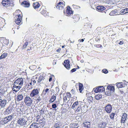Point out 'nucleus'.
Instances as JSON below:
<instances>
[{"label": "nucleus", "instance_id": "f257e3e1", "mask_svg": "<svg viewBox=\"0 0 128 128\" xmlns=\"http://www.w3.org/2000/svg\"><path fill=\"white\" fill-rule=\"evenodd\" d=\"M25 79L22 78L17 79L14 82L12 88V90L15 92L18 91L23 85Z\"/></svg>", "mask_w": 128, "mask_h": 128}, {"label": "nucleus", "instance_id": "f03ea898", "mask_svg": "<svg viewBox=\"0 0 128 128\" xmlns=\"http://www.w3.org/2000/svg\"><path fill=\"white\" fill-rule=\"evenodd\" d=\"M39 92L38 89H35L32 90L30 94V96L31 97H34L37 98V100L39 101L40 99L38 95Z\"/></svg>", "mask_w": 128, "mask_h": 128}, {"label": "nucleus", "instance_id": "7ed1b4c3", "mask_svg": "<svg viewBox=\"0 0 128 128\" xmlns=\"http://www.w3.org/2000/svg\"><path fill=\"white\" fill-rule=\"evenodd\" d=\"M27 121L25 118H22L19 119L17 121V124L21 126H26L27 124Z\"/></svg>", "mask_w": 128, "mask_h": 128}, {"label": "nucleus", "instance_id": "20e7f679", "mask_svg": "<svg viewBox=\"0 0 128 128\" xmlns=\"http://www.w3.org/2000/svg\"><path fill=\"white\" fill-rule=\"evenodd\" d=\"M24 102L26 105L29 106L32 104L33 100L30 97L26 96L24 99Z\"/></svg>", "mask_w": 128, "mask_h": 128}, {"label": "nucleus", "instance_id": "39448f33", "mask_svg": "<svg viewBox=\"0 0 128 128\" xmlns=\"http://www.w3.org/2000/svg\"><path fill=\"white\" fill-rule=\"evenodd\" d=\"M26 93L25 91H22L21 94H19L18 95L16 98L17 100L18 101L22 100L23 98L26 95Z\"/></svg>", "mask_w": 128, "mask_h": 128}, {"label": "nucleus", "instance_id": "423d86ee", "mask_svg": "<svg viewBox=\"0 0 128 128\" xmlns=\"http://www.w3.org/2000/svg\"><path fill=\"white\" fill-rule=\"evenodd\" d=\"M15 23L18 25L21 22L22 16L20 14L17 15L14 18Z\"/></svg>", "mask_w": 128, "mask_h": 128}, {"label": "nucleus", "instance_id": "0eeeda50", "mask_svg": "<svg viewBox=\"0 0 128 128\" xmlns=\"http://www.w3.org/2000/svg\"><path fill=\"white\" fill-rule=\"evenodd\" d=\"M12 2V0H3L2 3L4 6L6 7L10 5V4Z\"/></svg>", "mask_w": 128, "mask_h": 128}, {"label": "nucleus", "instance_id": "6e6552de", "mask_svg": "<svg viewBox=\"0 0 128 128\" xmlns=\"http://www.w3.org/2000/svg\"><path fill=\"white\" fill-rule=\"evenodd\" d=\"M13 115H10L4 118L2 121L3 122L2 123L4 124H6L12 120L13 118Z\"/></svg>", "mask_w": 128, "mask_h": 128}, {"label": "nucleus", "instance_id": "1a4fd4ad", "mask_svg": "<svg viewBox=\"0 0 128 128\" xmlns=\"http://www.w3.org/2000/svg\"><path fill=\"white\" fill-rule=\"evenodd\" d=\"M105 90L103 86H100L98 87L94 88L93 90L96 93L98 92H102L104 91Z\"/></svg>", "mask_w": 128, "mask_h": 128}, {"label": "nucleus", "instance_id": "9d476101", "mask_svg": "<svg viewBox=\"0 0 128 128\" xmlns=\"http://www.w3.org/2000/svg\"><path fill=\"white\" fill-rule=\"evenodd\" d=\"M105 110L108 113H110L112 110V107L110 104H108L104 107Z\"/></svg>", "mask_w": 128, "mask_h": 128}, {"label": "nucleus", "instance_id": "9b49d317", "mask_svg": "<svg viewBox=\"0 0 128 128\" xmlns=\"http://www.w3.org/2000/svg\"><path fill=\"white\" fill-rule=\"evenodd\" d=\"M6 104V100H5L0 99V110L4 108Z\"/></svg>", "mask_w": 128, "mask_h": 128}, {"label": "nucleus", "instance_id": "f8f14e48", "mask_svg": "<svg viewBox=\"0 0 128 128\" xmlns=\"http://www.w3.org/2000/svg\"><path fill=\"white\" fill-rule=\"evenodd\" d=\"M64 4L62 2H60L56 6L57 8H58L59 10H62L64 8Z\"/></svg>", "mask_w": 128, "mask_h": 128}, {"label": "nucleus", "instance_id": "ddd939ff", "mask_svg": "<svg viewBox=\"0 0 128 128\" xmlns=\"http://www.w3.org/2000/svg\"><path fill=\"white\" fill-rule=\"evenodd\" d=\"M115 115L114 113H112L110 115V118L111 120H109L108 124L110 125H112L113 124V120L114 116Z\"/></svg>", "mask_w": 128, "mask_h": 128}, {"label": "nucleus", "instance_id": "4468645a", "mask_svg": "<svg viewBox=\"0 0 128 128\" xmlns=\"http://www.w3.org/2000/svg\"><path fill=\"white\" fill-rule=\"evenodd\" d=\"M70 61L68 60H65L63 64L65 67L66 69L68 70L70 69V65L69 64Z\"/></svg>", "mask_w": 128, "mask_h": 128}, {"label": "nucleus", "instance_id": "2eb2a0df", "mask_svg": "<svg viewBox=\"0 0 128 128\" xmlns=\"http://www.w3.org/2000/svg\"><path fill=\"white\" fill-rule=\"evenodd\" d=\"M73 12L71 10V9L69 6H68L67 7L66 11V16H69L72 14Z\"/></svg>", "mask_w": 128, "mask_h": 128}, {"label": "nucleus", "instance_id": "dca6fc26", "mask_svg": "<svg viewBox=\"0 0 128 128\" xmlns=\"http://www.w3.org/2000/svg\"><path fill=\"white\" fill-rule=\"evenodd\" d=\"M107 124L106 122H102L100 123L98 125L99 128H105Z\"/></svg>", "mask_w": 128, "mask_h": 128}, {"label": "nucleus", "instance_id": "f3484780", "mask_svg": "<svg viewBox=\"0 0 128 128\" xmlns=\"http://www.w3.org/2000/svg\"><path fill=\"white\" fill-rule=\"evenodd\" d=\"M106 8L102 6H99L96 7V10L97 11L101 12L105 10Z\"/></svg>", "mask_w": 128, "mask_h": 128}, {"label": "nucleus", "instance_id": "a211bd4d", "mask_svg": "<svg viewBox=\"0 0 128 128\" xmlns=\"http://www.w3.org/2000/svg\"><path fill=\"white\" fill-rule=\"evenodd\" d=\"M127 115L125 113H124L122 116L121 122L122 123H124L127 118Z\"/></svg>", "mask_w": 128, "mask_h": 128}, {"label": "nucleus", "instance_id": "6ab92c4d", "mask_svg": "<svg viewBox=\"0 0 128 128\" xmlns=\"http://www.w3.org/2000/svg\"><path fill=\"white\" fill-rule=\"evenodd\" d=\"M13 110L12 107L10 105L8 108L6 109V112L7 113L10 114V113Z\"/></svg>", "mask_w": 128, "mask_h": 128}, {"label": "nucleus", "instance_id": "aec40b11", "mask_svg": "<svg viewBox=\"0 0 128 128\" xmlns=\"http://www.w3.org/2000/svg\"><path fill=\"white\" fill-rule=\"evenodd\" d=\"M83 125L84 127H86L87 128H89L90 127V122H88L86 121H85L83 122Z\"/></svg>", "mask_w": 128, "mask_h": 128}, {"label": "nucleus", "instance_id": "412c9836", "mask_svg": "<svg viewBox=\"0 0 128 128\" xmlns=\"http://www.w3.org/2000/svg\"><path fill=\"white\" fill-rule=\"evenodd\" d=\"M22 4L24 5V6L26 7H28L29 6L30 4L28 2L24 1L22 3Z\"/></svg>", "mask_w": 128, "mask_h": 128}, {"label": "nucleus", "instance_id": "4be33fe9", "mask_svg": "<svg viewBox=\"0 0 128 128\" xmlns=\"http://www.w3.org/2000/svg\"><path fill=\"white\" fill-rule=\"evenodd\" d=\"M128 12V8H126L122 10L120 12V14H124Z\"/></svg>", "mask_w": 128, "mask_h": 128}, {"label": "nucleus", "instance_id": "5701e85b", "mask_svg": "<svg viewBox=\"0 0 128 128\" xmlns=\"http://www.w3.org/2000/svg\"><path fill=\"white\" fill-rule=\"evenodd\" d=\"M40 6V4L38 2H36L34 3L33 4V6L35 9L38 8Z\"/></svg>", "mask_w": 128, "mask_h": 128}, {"label": "nucleus", "instance_id": "b1692460", "mask_svg": "<svg viewBox=\"0 0 128 128\" xmlns=\"http://www.w3.org/2000/svg\"><path fill=\"white\" fill-rule=\"evenodd\" d=\"M108 90L113 92L114 90V86H108L107 88Z\"/></svg>", "mask_w": 128, "mask_h": 128}, {"label": "nucleus", "instance_id": "393cba45", "mask_svg": "<svg viewBox=\"0 0 128 128\" xmlns=\"http://www.w3.org/2000/svg\"><path fill=\"white\" fill-rule=\"evenodd\" d=\"M46 109V107H44L41 110L37 111V114H40V115H41L42 114L44 113Z\"/></svg>", "mask_w": 128, "mask_h": 128}, {"label": "nucleus", "instance_id": "a878e982", "mask_svg": "<svg viewBox=\"0 0 128 128\" xmlns=\"http://www.w3.org/2000/svg\"><path fill=\"white\" fill-rule=\"evenodd\" d=\"M38 123H33L30 125V126L32 128H39Z\"/></svg>", "mask_w": 128, "mask_h": 128}, {"label": "nucleus", "instance_id": "bb28decb", "mask_svg": "<svg viewBox=\"0 0 128 128\" xmlns=\"http://www.w3.org/2000/svg\"><path fill=\"white\" fill-rule=\"evenodd\" d=\"M32 88V87L31 85L29 84H26L24 87V88L25 90H30V89H31Z\"/></svg>", "mask_w": 128, "mask_h": 128}, {"label": "nucleus", "instance_id": "cd10ccee", "mask_svg": "<svg viewBox=\"0 0 128 128\" xmlns=\"http://www.w3.org/2000/svg\"><path fill=\"white\" fill-rule=\"evenodd\" d=\"M81 112L83 113L85 112L87 110V106H84L81 108Z\"/></svg>", "mask_w": 128, "mask_h": 128}, {"label": "nucleus", "instance_id": "c85d7f7f", "mask_svg": "<svg viewBox=\"0 0 128 128\" xmlns=\"http://www.w3.org/2000/svg\"><path fill=\"white\" fill-rule=\"evenodd\" d=\"M117 86L118 88H121L124 87V84L122 82L117 83Z\"/></svg>", "mask_w": 128, "mask_h": 128}, {"label": "nucleus", "instance_id": "c756f323", "mask_svg": "<svg viewBox=\"0 0 128 128\" xmlns=\"http://www.w3.org/2000/svg\"><path fill=\"white\" fill-rule=\"evenodd\" d=\"M8 55V54L6 53H4L3 54L0 56V60L5 58Z\"/></svg>", "mask_w": 128, "mask_h": 128}, {"label": "nucleus", "instance_id": "7c9ffc66", "mask_svg": "<svg viewBox=\"0 0 128 128\" xmlns=\"http://www.w3.org/2000/svg\"><path fill=\"white\" fill-rule=\"evenodd\" d=\"M79 90L80 92L81 93L82 90L84 89V87L82 84L80 83H79Z\"/></svg>", "mask_w": 128, "mask_h": 128}, {"label": "nucleus", "instance_id": "2f4dec72", "mask_svg": "<svg viewBox=\"0 0 128 128\" xmlns=\"http://www.w3.org/2000/svg\"><path fill=\"white\" fill-rule=\"evenodd\" d=\"M38 126L39 128H41L43 127L45 125L44 122H40L39 123H38Z\"/></svg>", "mask_w": 128, "mask_h": 128}, {"label": "nucleus", "instance_id": "473e14b6", "mask_svg": "<svg viewBox=\"0 0 128 128\" xmlns=\"http://www.w3.org/2000/svg\"><path fill=\"white\" fill-rule=\"evenodd\" d=\"M44 79V78L42 75H40L38 80L37 81L38 82H40L41 81Z\"/></svg>", "mask_w": 128, "mask_h": 128}, {"label": "nucleus", "instance_id": "72a5a7b5", "mask_svg": "<svg viewBox=\"0 0 128 128\" xmlns=\"http://www.w3.org/2000/svg\"><path fill=\"white\" fill-rule=\"evenodd\" d=\"M42 14L44 16H46L48 14V12L46 10H42L41 12Z\"/></svg>", "mask_w": 128, "mask_h": 128}, {"label": "nucleus", "instance_id": "f704fd0d", "mask_svg": "<svg viewBox=\"0 0 128 128\" xmlns=\"http://www.w3.org/2000/svg\"><path fill=\"white\" fill-rule=\"evenodd\" d=\"M56 96H52L51 97V98L50 100H49V102L50 103H52L53 102L56 100Z\"/></svg>", "mask_w": 128, "mask_h": 128}, {"label": "nucleus", "instance_id": "c9c22d12", "mask_svg": "<svg viewBox=\"0 0 128 128\" xmlns=\"http://www.w3.org/2000/svg\"><path fill=\"white\" fill-rule=\"evenodd\" d=\"M62 126V124H60V122H58L54 126V128H57Z\"/></svg>", "mask_w": 128, "mask_h": 128}, {"label": "nucleus", "instance_id": "e433bc0d", "mask_svg": "<svg viewBox=\"0 0 128 128\" xmlns=\"http://www.w3.org/2000/svg\"><path fill=\"white\" fill-rule=\"evenodd\" d=\"M106 91L105 92V94L106 95L108 96H110L111 95L112 93H113L111 91L108 90L107 89H106Z\"/></svg>", "mask_w": 128, "mask_h": 128}, {"label": "nucleus", "instance_id": "4c0bfd02", "mask_svg": "<svg viewBox=\"0 0 128 128\" xmlns=\"http://www.w3.org/2000/svg\"><path fill=\"white\" fill-rule=\"evenodd\" d=\"M102 98V96L100 94H98L96 96L95 98L97 100H98Z\"/></svg>", "mask_w": 128, "mask_h": 128}, {"label": "nucleus", "instance_id": "58836bf2", "mask_svg": "<svg viewBox=\"0 0 128 128\" xmlns=\"http://www.w3.org/2000/svg\"><path fill=\"white\" fill-rule=\"evenodd\" d=\"M78 104V101L74 102L72 105V108H75L76 106H77Z\"/></svg>", "mask_w": 128, "mask_h": 128}, {"label": "nucleus", "instance_id": "ea45409f", "mask_svg": "<svg viewBox=\"0 0 128 128\" xmlns=\"http://www.w3.org/2000/svg\"><path fill=\"white\" fill-rule=\"evenodd\" d=\"M117 14L116 11L112 10V11L110 13V16H114L115 15H116Z\"/></svg>", "mask_w": 128, "mask_h": 128}, {"label": "nucleus", "instance_id": "a19ab883", "mask_svg": "<svg viewBox=\"0 0 128 128\" xmlns=\"http://www.w3.org/2000/svg\"><path fill=\"white\" fill-rule=\"evenodd\" d=\"M36 68V66L35 65H32L29 67L32 70H33Z\"/></svg>", "mask_w": 128, "mask_h": 128}, {"label": "nucleus", "instance_id": "79ce46f5", "mask_svg": "<svg viewBox=\"0 0 128 128\" xmlns=\"http://www.w3.org/2000/svg\"><path fill=\"white\" fill-rule=\"evenodd\" d=\"M72 6L74 8L76 9H79L80 8L79 6H77L76 5L74 4L72 5Z\"/></svg>", "mask_w": 128, "mask_h": 128}, {"label": "nucleus", "instance_id": "37998d69", "mask_svg": "<svg viewBox=\"0 0 128 128\" xmlns=\"http://www.w3.org/2000/svg\"><path fill=\"white\" fill-rule=\"evenodd\" d=\"M81 108L80 107H78L77 109H76V111L77 112H81Z\"/></svg>", "mask_w": 128, "mask_h": 128}, {"label": "nucleus", "instance_id": "c03bdc74", "mask_svg": "<svg viewBox=\"0 0 128 128\" xmlns=\"http://www.w3.org/2000/svg\"><path fill=\"white\" fill-rule=\"evenodd\" d=\"M68 96H65L63 98L64 100V102H66L67 100H68Z\"/></svg>", "mask_w": 128, "mask_h": 128}, {"label": "nucleus", "instance_id": "a18cd8bd", "mask_svg": "<svg viewBox=\"0 0 128 128\" xmlns=\"http://www.w3.org/2000/svg\"><path fill=\"white\" fill-rule=\"evenodd\" d=\"M28 42H26L23 46V48H25L28 44Z\"/></svg>", "mask_w": 128, "mask_h": 128}, {"label": "nucleus", "instance_id": "49530a36", "mask_svg": "<svg viewBox=\"0 0 128 128\" xmlns=\"http://www.w3.org/2000/svg\"><path fill=\"white\" fill-rule=\"evenodd\" d=\"M52 107L54 108H56L57 107L56 104H54L52 105Z\"/></svg>", "mask_w": 128, "mask_h": 128}, {"label": "nucleus", "instance_id": "de8ad7c7", "mask_svg": "<svg viewBox=\"0 0 128 128\" xmlns=\"http://www.w3.org/2000/svg\"><path fill=\"white\" fill-rule=\"evenodd\" d=\"M102 71L105 74H106L108 72V71L106 69H104L103 70H102Z\"/></svg>", "mask_w": 128, "mask_h": 128}, {"label": "nucleus", "instance_id": "09e8293b", "mask_svg": "<svg viewBox=\"0 0 128 128\" xmlns=\"http://www.w3.org/2000/svg\"><path fill=\"white\" fill-rule=\"evenodd\" d=\"M76 70V68H74L72 69L70 71L72 72H75Z\"/></svg>", "mask_w": 128, "mask_h": 128}, {"label": "nucleus", "instance_id": "8fccbe9b", "mask_svg": "<svg viewBox=\"0 0 128 128\" xmlns=\"http://www.w3.org/2000/svg\"><path fill=\"white\" fill-rule=\"evenodd\" d=\"M67 96H68V98L70 97H71V94L70 93H67Z\"/></svg>", "mask_w": 128, "mask_h": 128}, {"label": "nucleus", "instance_id": "3c124183", "mask_svg": "<svg viewBox=\"0 0 128 128\" xmlns=\"http://www.w3.org/2000/svg\"><path fill=\"white\" fill-rule=\"evenodd\" d=\"M40 117V115H38L37 116H36V118L37 119V120H38V119H39Z\"/></svg>", "mask_w": 128, "mask_h": 128}, {"label": "nucleus", "instance_id": "603ef678", "mask_svg": "<svg viewBox=\"0 0 128 128\" xmlns=\"http://www.w3.org/2000/svg\"><path fill=\"white\" fill-rule=\"evenodd\" d=\"M124 42L123 41V40H122V41H120V42L119 43V44H120V45H122L123 44Z\"/></svg>", "mask_w": 128, "mask_h": 128}, {"label": "nucleus", "instance_id": "864d4df0", "mask_svg": "<svg viewBox=\"0 0 128 128\" xmlns=\"http://www.w3.org/2000/svg\"><path fill=\"white\" fill-rule=\"evenodd\" d=\"M76 18H78V16L77 15H74L73 16V18L74 19Z\"/></svg>", "mask_w": 128, "mask_h": 128}, {"label": "nucleus", "instance_id": "5fc2aeb1", "mask_svg": "<svg viewBox=\"0 0 128 128\" xmlns=\"http://www.w3.org/2000/svg\"><path fill=\"white\" fill-rule=\"evenodd\" d=\"M78 127H76V125H74L73 126H72L71 127V128H77Z\"/></svg>", "mask_w": 128, "mask_h": 128}, {"label": "nucleus", "instance_id": "6e6d98bb", "mask_svg": "<svg viewBox=\"0 0 128 128\" xmlns=\"http://www.w3.org/2000/svg\"><path fill=\"white\" fill-rule=\"evenodd\" d=\"M6 41V42H7V43L6 44H9V41H8V40H5L4 41V42H5Z\"/></svg>", "mask_w": 128, "mask_h": 128}, {"label": "nucleus", "instance_id": "4d7b16f0", "mask_svg": "<svg viewBox=\"0 0 128 128\" xmlns=\"http://www.w3.org/2000/svg\"><path fill=\"white\" fill-rule=\"evenodd\" d=\"M49 90V89L48 88H46V89L45 90V94H46V93Z\"/></svg>", "mask_w": 128, "mask_h": 128}, {"label": "nucleus", "instance_id": "13d9d810", "mask_svg": "<svg viewBox=\"0 0 128 128\" xmlns=\"http://www.w3.org/2000/svg\"><path fill=\"white\" fill-rule=\"evenodd\" d=\"M52 80V78L51 77H50V78L49 80V82L51 81Z\"/></svg>", "mask_w": 128, "mask_h": 128}, {"label": "nucleus", "instance_id": "bf43d9fd", "mask_svg": "<svg viewBox=\"0 0 128 128\" xmlns=\"http://www.w3.org/2000/svg\"><path fill=\"white\" fill-rule=\"evenodd\" d=\"M80 40V42H83L84 41V39H82L81 40Z\"/></svg>", "mask_w": 128, "mask_h": 128}, {"label": "nucleus", "instance_id": "052dcab7", "mask_svg": "<svg viewBox=\"0 0 128 128\" xmlns=\"http://www.w3.org/2000/svg\"><path fill=\"white\" fill-rule=\"evenodd\" d=\"M33 85H34V84H35L36 83V81L35 80H34L33 81Z\"/></svg>", "mask_w": 128, "mask_h": 128}, {"label": "nucleus", "instance_id": "680f3d73", "mask_svg": "<svg viewBox=\"0 0 128 128\" xmlns=\"http://www.w3.org/2000/svg\"><path fill=\"white\" fill-rule=\"evenodd\" d=\"M38 74H37L36 75V76H35V79H37V76H38Z\"/></svg>", "mask_w": 128, "mask_h": 128}, {"label": "nucleus", "instance_id": "e2e57ef3", "mask_svg": "<svg viewBox=\"0 0 128 128\" xmlns=\"http://www.w3.org/2000/svg\"><path fill=\"white\" fill-rule=\"evenodd\" d=\"M30 84V85H31V86H32V82L30 83L29 84Z\"/></svg>", "mask_w": 128, "mask_h": 128}, {"label": "nucleus", "instance_id": "0e129e2a", "mask_svg": "<svg viewBox=\"0 0 128 128\" xmlns=\"http://www.w3.org/2000/svg\"><path fill=\"white\" fill-rule=\"evenodd\" d=\"M80 62L82 63H83L84 62V61L83 60H82L80 61Z\"/></svg>", "mask_w": 128, "mask_h": 128}, {"label": "nucleus", "instance_id": "69168bd1", "mask_svg": "<svg viewBox=\"0 0 128 128\" xmlns=\"http://www.w3.org/2000/svg\"><path fill=\"white\" fill-rule=\"evenodd\" d=\"M65 46H62V48H64V47Z\"/></svg>", "mask_w": 128, "mask_h": 128}, {"label": "nucleus", "instance_id": "338daca9", "mask_svg": "<svg viewBox=\"0 0 128 128\" xmlns=\"http://www.w3.org/2000/svg\"><path fill=\"white\" fill-rule=\"evenodd\" d=\"M126 36H128V34H126Z\"/></svg>", "mask_w": 128, "mask_h": 128}, {"label": "nucleus", "instance_id": "774afa93", "mask_svg": "<svg viewBox=\"0 0 128 128\" xmlns=\"http://www.w3.org/2000/svg\"><path fill=\"white\" fill-rule=\"evenodd\" d=\"M108 128H113L111 127H109Z\"/></svg>", "mask_w": 128, "mask_h": 128}]
</instances>
